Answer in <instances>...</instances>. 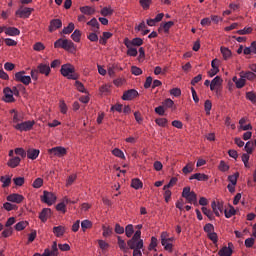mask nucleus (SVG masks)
<instances>
[{"instance_id":"1","label":"nucleus","mask_w":256,"mask_h":256,"mask_svg":"<svg viewBox=\"0 0 256 256\" xmlns=\"http://www.w3.org/2000/svg\"><path fill=\"white\" fill-rule=\"evenodd\" d=\"M55 49H64L65 51H68V53H75L77 51V46H75V43L73 41L68 39L60 38L54 43Z\"/></svg>"},{"instance_id":"2","label":"nucleus","mask_w":256,"mask_h":256,"mask_svg":"<svg viewBox=\"0 0 256 256\" xmlns=\"http://www.w3.org/2000/svg\"><path fill=\"white\" fill-rule=\"evenodd\" d=\"M182 197L186 199L187 203L195 205L196 207L199 205L197 202V194L194 191L191 192V187L183 188Z\"/></svg>"},{"instance_id":"3","label":"nucleus","mask_w":256,"mask_h":256,"mask_svg":"<svg viewBox=\"0 0 256 256\" xmlns=\"http://www.w3.org/2000/svg\"><path fill=\"white\" fill-rule=\"evenodd\" d=\"M61 74L63 77H67V79L77 80L78 76L75 73V69L69 67V65H62Z\"/></svg>"},{"instance_id":"4","label":"nucleus","mask_w":256,"mask_h":256,"mask_svg":"<svg viewBox=\"0 0 256 256\" xmlns=\"http://www.w3.org/2000/svg\"><path fill=\"white\" fill-rule=\"evenodd\" d=\"M175 241L174 237L167 238V232L161 234V243L166 251H173V242Z\"/></svg>"},{"instance_id":"5","label":"nucleus","mask_w":256,"mask_h":256,"mask_svg":"<svg viewBox=\"0 0 256 256\" xmlns=\"http://www.w3.org/2000/svg\"><path fill=\"white\" fill-rule=\"evenodd\" d=\"M42 203H46V205H53L55 201H57V196L53 192H49L47 190L43 191V195L41 196Z\"/></svg>"},{"instance_id":"6","label":"nucleus","mask_w":256,"mask_h":256,"mask_svg":"<svg viewBox=\"0 0 256 256\" xmlns=\"http://www.w3.org/2000/svg\"><path fill=\"white\" fill-rule=\"evenodd\" d=\"M33 11H35V9L20 6V8L15 12V15L16 17H20V19H29Z\"/></svg>"},{"instance_id":"7","label":"nucleus","mask_w":256,"mask_h":256,"mask_svg":"<svg viewBox=\"0 0 256 256\" xmlns=\"http://www.w3.org/2000/svg\"><path fill=\"white\" fill-rule=\"evenodd\" d=\"M15 81H18V83H23V85H30L31 76L27 75V72L25 71H20L15 74Z\"/></svg>"},{"instance_id":"8","label":"nucleus","mask_w":256,"mask_h":256,"mask_svg":"<svg viewBox=\"0 0 256 256\" xmlns=\"http://www.w3.org/2000/svg\"><path fill=\"white\" fill-rule=\"evenodd\" d=\"M33 125H35V121L28 120V121L21 122V123L14 125V128L17 131H21V132L31 131V129H33Z\"/></svg>"},{"instance_id":"9","label":"nucleus","mask_w":256,"mask_h":256,"mask_svg":"<svg viewBox=\"0 0 256 256\" xmlns=\"http://www.w3.org/2000/svg\"><path fill=\"white\" fill-rule=\"evenodd\" d=\"M48 152L55 157H65V155H67V149L61 146L53 147L49 149Z\"/></svg>"},{"instance_id":"10","label":"nucleus","mask_w":256,"mask_h":256,"mask_svg":"<svg viewBox=\"0 0 256 256\" xmlns=\"http://www.w3.org/2000/svg\"><path fill=\"white\" fill-rule=\"evenodd\" d=\"M124 45L126 47H141L143 45V39L141 38H134L129 40V38L124 39Z\"/></svg>"},{"instance_id":"11","label":"nucleus","mask_w":256,"mask_h":256,"mask_svg":"<svg viewBox=\"0 0 256 256\" xmlns=\"http://www.w3.org/2000/svg\"><path fill=\"white\" fill-rule=\"evenodd\" d=\"M138 95H139V92H137V90L130 89L123 93L122 99L123 101H133V99H135V97H137Z\"/></svg>"},{"instance_id":"12","label":"nucleus","mask_w":256,"mask_h":256,"mask_svg":"<svg viewBox=\"0 0 256 256\" xmlns=\"http://www.w3.org/2000/svg\"><path fill=\"white\" fill-rule=\"evenodd\" d=\"M63 27V22L61 21V19H52L50 21V25H49V32L53 33L54 31H57V29H61Z\"/></svg>"},{"instance_id":"13","label":"nucleus","mask_w":256,"mask_h":256,"mask_svg":"<svg viewBox=\"0 0 256 256\" xmlns=\"http://www.w3.org/2000/svg\"><path fill=\"white\" fill-rule=\"evenodd\" d=\"M219 256H231L233 255V243H228V246L222 247L219 252Z\"/></svg>"},{"instance_id":"14","label":"nucleus","mask_w":256,"mask_h":256,"mask_svg":"<svg viewBox=\"0 0 256 256\" xmlns=\"http://www.w3.org/2000/svg\"><path fill=\"white\" fill-rule=\"evenodd\" d=\"M221 83H223L221 77L216 76L210 83V91H216V93H219V87H221Z\"/></svg>"},{"instance_id":"15","label":"nucleus","mask_w":256,"mask_h":256,"mask_svg":"<svg viewBox=\"0 0 256 256\" xmlns=\"http://www.w3.org/2000/svg\"><path fill=\"white\" fill-rule=\"evenodd\" d=\"M25 197L21 194H10L7 196V201H9L10 203H23Z\"/></svg>"},{"instance_id":"16","label":"nucleus","mask_w":256,"mask_h":256,"mask_svg":"<svg viewBox=\"0 0 256 256\" xmlns=\"http://www.w3.org/2000/svg\"><path fill=\"white\" fill-rule=\"evenodd\" d=\"M211 207L213 209V213L216 215V217H220V213H223V202H215L213 201L211 203Z\"/></svg>"},{"instance_id":"17","label":"nucleus","mask_w":256,"mask_h":256,"mask_svg":"<svg viewBox=\"0 0 256 256\" xmlns=\"http://www.w3.org/2000/svg\"><path fill=\"white\" fill-rule=\"evenodd\" d=\"M127 245L130 249H143V240H133V238H131L128 242Z\"/></svg>"},{"instance_id":"18","label":"nucleus","mask_w":256,"mask_h":256,"mask_svg":"<svg viewBox=\"0 0 256 256\" xmlns=\"http://www.w3.org/2000/svg\"><path fill=\"white\" fill-rule=\"evenodd\" d=\"M4 97V101L6 103H13V101H15V98L13 97V91L9 87L4 88Z\"/></svg>"},{"instance_id":"19","label":"nucleus","mask_w":256,"mask_h":256,"mask_svg":"<svg viewBox=\"0 0 256 256\" xmlns=\"http://www.w3.org/2000/svg\"><path fill=\"white\" fill-rule=\"evenodd\" d=\"M232 81L233 83H235L237 89H243V87H245L246 80L243 75H241V78L239 79L237 78V76H234L232 78Z\"/></svg>"},{"instance_id":"20","label":"nucleus","mask_w":256,"mask_h":256,"mask_svg":"<svg viewBox=\"0 0 256 256\" xmlns=\"http://www.w3.org/2000/svg\"><path fill=\"white\" fill-rule=\"evenodd\" d=\"M67 203H71V200L64 198L63 202H60L56 205V210L65 213L67 211Z\"/></svg>"},{"instance_id":"21","label":"nucleus","mask_w":256,"mask_h":256,"mask_svg":"<svg viewBox=\"0 0 256 256\" xmlns=\"http://www.w3.org/2000/svg\"><path fill=\"white\" fill-rule=\"evenodd\" d=\"M51 215V209L49 208H44L40 214H39V219L42 221V223H45L47 219H49V216Z\"/></svg>"},{"instance_id":"22","label":"nucleus","mask_w":256,"mask_h":256,"mask_svg":"<svg viewBox=\"0 0 256 256\" xmlns=\"http://www.w3.org/2000/svg\"><path fill=\"white\" fill-rule=\"evenodd\" d=\"M244 55H256V41H253L249 47L244 48Z\"/></svg>"},{"instance_id":"23","label":"nucleus","mask_w":256,"mask_h":256,"mask_svg":"<svg viewBox=\"0 0 256 256\" xmlns=\"http://www.w3.org/2000/svg\"><path fill=\"white\" fill-rule=\"evenodd\" d=\"M39 153H40L39 149L30 148L27 150V157L28 159H32L33 161L39 157Z\"/></svg>"},{"instance_id":"24","label":"nucleus","mask_w":256,"mask_h":256,"mask_svg":"<svg viewBox=\"0 0 256 256\" xmlns=\"http://www.w3.org/2000/svg\"><path fill=\"white\" fill-rule=\"evenodd\" d=\"M87 25L92 27V31L94 33H99V21H97V18H92L90 21L87 22Z\"/></svg>"},{"instance_id":"25","label":"nucleus","mask_w":256,"mask_h":256,"mask_svg":"<svg viewBox=\"0 0 256 256\" xmlns=\"http://www.w3.org/2000/svg\"><path fill=\"white\" fill-rule=\"evenodd\" d=\"M5 33L10 37H17V35L21 34V31L15 27H6Z\"/></svg>"},{"instance_id":"26","label":"nucleus","mask_w":256,"mask_h":256,"mask_svg":"<svg viewBox=\"0 0 256 256\" xmlns=\"http://www.w3.org/2000/svg\"><path fill=\"white\" fill-rule=\"evenodd\" d=\"M21 163V158L19 156L11 158L7 165L8 167H11L12 169H15V167H19V164Z\"/></svg>"},{"instance_id":"27","label":"nucleus","mask_w":256,"mask_h":256,"mask_svg":"<svg viewBox=\"0 0 256 256\" xmlns=\"http://www.w3.org/2000/svg\"><path fill=\"white\" fill-rule=\"evenodd\" d=\"M196 179V181H209V176L206 174L195 173L190 177V181Z\"/></svg>"},{"instance_id":"28","label":"nucleus","mask_w":256,"mask_h":256,"mask_svg":"<svg viewBox=\"0 0 256 256\" xmlns=\"http://www.w3.org/2000/svg\"><path fill=\"white\" fill-rule=\"evenodd\" d=\"M10 113L13 115V118H12L13 123H16V125L18 123H21V121H23V115H21L18 112H16L15 109H12L10 111Z\"/></svg>"},{"instance_id":"29","label":"nucleus","mask_w":256,"mask_h":256,"mask_svg":"<svg viewBox=\"0 0 256 256\" xmlns=\"http://www.w3.org/2000/svg\"><path fill=\"white\" fill-rule=\"evenodd\" d=\"M75 30V24L70 22L67 27H64L63 30L60 32L61 35H70Z\"/></svg>"},{"instance_id":"30","label":"nucleus","mask_w":256,"mask_h":256,"mask_svg":"<svg viewBox=\"0 0 256 256\" xmlns=\"http://www.w3.org/2000/svg\"><path fill=\"white\" fill-rule=\"evenodd\" d=\"M80 11H81V13H83V15H94L95 14V8H93L91 6H82V7H80Z\"/></svg>"},{"instance_id":"31","label":"nucleus","mask_w":256,"mask_h":256,"mask_svg":"<svg viewBox=\"0 0 256 256\" xmlns=\"http://www.w3.org/2000/svg\"><path fill=\"white\" fill-rule=\"evenodd\" d=\"M53 233L56 237H63V235H65V227L64 226H55L53 228Z\"/></svg>"},{"instance_id":"32","label":"nucleus","mask_w":256,"mask_h":256,"mask_svg":"<svg viewBox=\"0 0 256 256\" xmlns=\"http://www.w3.org/2000/svg\"><path fill=\"white\" fill-rule=\"evenodd\" d=\"M38 72L41 73L42 75H49L51 73V68L49 65H39L38 66Z\"/></svg>"},{"instance_id":"33","label":"nucleus","mask_w":256,"mask_h":256,"mask_svg":"<svg viewBox=\"0 0 256 256\" xmlns=\"http://www.w3.org/2000/svg\"><path fill=\"white\" fill-rule=\"evenodd\" d=\"M237 213V211L235 210V207L230 206L229 209H225L224 210V215L226 217V219H231V217H233V215H235Z\"/></svg>"},{"instance_id":"34","label":"nucleus","mask_w":256,"mask_h":256,"mask_svg":"<svg viewBox=\"0 0 256 256\" xmlns=\"http://www.w3.org/2000/svg\"><path fill=\"white\" fill-rule=\"evenodd\" d=\"M131 187H133V189H142L143 188V182H141L139 180V178H134L132 179V182H131Z\"/></svg>"},{"instance_id":"35","label":"nucleus","mask_w":256,"mask_h":256,"mask_svg":"<svg viewBox=\"0 0 256 256\" xmlns=\"http://www.w3.org/2000/svg\"><path fill=\"white\" fill-rule=\"evenodd\" d=\"M175 25L174 21H168L164 24H161L160 29H164V33H169V29H171Z\"/></svg>"},{"instance_id":"36","label":"nucleus","mask_w":256,"mask_h":256,"mask_svg":"<svg viewBox=\"0 0 256 256\" xmlns=\"http://www.w3.org/2000/svg\"><path fill=\"white\" fill-rule=\"evenodd\" d=\"M102 231L103 237H111V235H113V228H111V226H103Z\"/></svg>"},{"instance_id":"37","label":"nucleus","mask_w":256,"mask_h":256,"mask_svg":"<svg viewBox=\"0 0 256 256\" xmlns=\"http://www.w3.org/2000/svg\"><path fill=\"white\" fill-rule=\"evenodd\" d=\"M220 51L222 53L223 59H225L226 61H227V59H229L231 57V50H229V48L221 47Z\"/></svg>"},{"instance_id":"38","label":"nucleus","mask_w":256,"mask_h":256,"mask_svg":"<svg viewBox=\"0 0 256 256\" xmlns=\"http://www.w3.org/2000/svg\"><path fill=\"white\" fill-rule=\"evenodd\" d=\"M71 39L75 41V43H79L81 41V31L76 29L72 34H71Z\"/></svg>"},{"instance_id":"39","label":"nucleus","mask_w":256,"mask_h":256,"mask_svg":"<svg viewBox=\"0 0 256 256\" xmlns=\"http://www.w3.org/2000/svg\"><path fill=\"white\" fill-rule=\"evenodd\" d=\"M0 181L3 183L2 187L5 189V187H9L11 185V178L10 176H1Z\"/></svg>"},{"instance_id":"40","label":"nucleus","mask_w":256,"mask_h":256,"mask_svg":"<svg viewBox=\"0 0 256 256\" xmlns=\"http://www.w3.org/2000/svg\"><path fill=\"white\" fill-rule=\"evenodd\" d=\"M133 233H135V229L133 228V224H128L126 227H125V234H126V237H132L133 236Z\"/></svg>"},{"instance_id":"41","label":"nucleus","mask_w":256,"mask_h":256,"mask_svg":"<svg viewBox=\"0 0 256 256\" xmlns=\"http://www.w3.org/2000/svg\"><path fill=\"white\" fill-rule=\"evenodd\" d=\"M202 213H204L206 217L210 219V221H213V219H215V216L213 215L214 212L209 210L207 207H202Z\"/></svg>"},{"instance_id":"42","label":"nucleus","mask_w":256,"mask_h":256,"mask_svg":"<svg viewBox=\"0 0 256 256\" xmlns=\"http://www.w3.org/2000/svg\"><path fill=\"white\" fill-rule=\"evenodd\" d=\"M246 99H248V101H251V103H253L255 105L256 104V93L253 91L246 92Z\"/></svg>"},{"instance_id":"43","label":"nucleus","mask_w":256,"mask_h":256,"mask_svg":"<svg viewBox=\"0 0 256 256\" xmlns=\"http://www.w3.org/2000/svg\"><path fill=\"white\" fill-rule=\"evenodd\" d=\"M91 227H93V223H91V221L83 220L81 222L82 231H87V229H91Z\"/></svg>"},{"instance_id":"44","label":"nucleus","mask_w":256,"mask_h":256,"mask_svg":"<svg viewBox=\"0 0 256 256\" xmlns=\"http://www.w3.org/2000/svg\"><path fill=\"white\" fill-rule=\"evenodd\" d=\"M3 207L6 211H17L18 209L17 205L11 204L9 202L4 203Z\"/></svg>"},{"instance_id":"45","label":"nucleus","mask_w":256,"mask_h":256,"mask_svg":"<svg viewBox=\"0 0 256 256\" xmlns=\"http://www.w3.org/2000/svg\"><path fill=\"white\" fill-rule=\"evenodd\" d=\"M212 107H213V104L211 103V100H206L204 103V109H205L206 115H211Z\"/></svg>"},{"instance_id":"46","label":"nucleus","mask_w":256,"mask_h":256,"mask_svg":"<svg viewBox=\"0 0 256 256\" xmlns=\"http://www.w3.org/2000/svg\"><path fill=\"white\" fill-rule=\"evenodd\" d=\"M237 179H239V172L228 176V181L231 183V185H237Z\"/></svg>"},{"instance_id":"47","label":"nucleus","mask_w":256,"mask_h":256,"mask_svg":"<svg viewBox=\"0 0 256 256\" xmlns=\"http://www.w3.org/2000/svg\"><path fill=\"white\" fill-rule=\"evenodd\" d=\"M101 15L103 17H109L111 15H113V9L109 8V7H104L102 10H101Z\"/></svg>"},{"instance_id":"48","label":"nucleus","mask_w":256,"mask_h":256,"mask_svg":"<svg viewBox=\"0 0 256 256\" xmlns=\"http://www.w3.org/2000/svg\"><path fill=\"white\" fill-rule=\"evenodd\" d=\"M27 225H29V223L27 221H21L15 225V229H16V231H23V229H25V227H27Z\"/></svg>"},{"instance_id":"49","label":"nucleus","mask_w":256,"mask_h":256,"mask_svg":"<svg viewBox=\"0 0 256 256\" xmlns=\"http://www.w3.org/2000/svg\"><path fill=\"white\" fill-rule=\"evenodd\" d=\"M112 155H114L115 157H119V159H125V154L123 153V151H121V149L118 148L112 150Z\"/></svg>"},{"instance_id":"50","label":"nucleus","mask_w":256,"mask_h":256,"mask_svg":"<svg viewBox=\"0 0 256 256\" xmlns=\"http://www.w3.org/2000/svg\"><path fill=\"white\" fill-rule=\"evenodd\" d=\"M155 123L158 124L159 127H167L169 121L166 118H157Z\"/></svg>"},{"instance_id":"51","label":"nucleus","mask_w":256,"mask_h":256,"mask_svg":"<svg viewBox=\"0 0 256 256\" xmlns=\"http://www.w3.org/2000/svg\"><path fill=\"white\" fill-rule=\"evenodd\" d=\"M163 107H165V109H172L173 105H175V102L173 100H171L170 98H167L163 103H162Z\"/></svg>"},{"instance_id":"52","label":"nucleus","mask_w":256,"mask_h":256,"mask_svg":"<svg viewBox=\"0 0 256 256\" xmlns=\"http://www.w3.org/2000/svg\"><path fill=\"white\" fill-rule=\"evenodd\" d=\"M182 173L184 175H188V173H193V163H188L183 169Z\"/></svg>"},{"instance_id":"53","label":"nucleus","mask_w":256,"mask_h":256,"mask_svg":"<svg viewBox=\"0 0 256 256\" xmlns=\"http://www.w3.org/2000/svg\"><path fill=\"white\" fill-rule=\"evenodd\" d=\"M244 79H248V81H255L256 75L253 72H245L244 75H242Z\"/></svg>"},{"instance_id":"54","label":"nucleus","mask_w":256,"mask_h":256,"mask_svg":"<svg viewBox=\"0 0 256 256\" xmlns=\"http://www.w3.org/2000/svg\"><path fill=\"white\" fill-rule=\"evenodd\" d=\"M176 184H177V178L176 177H172L170 179L169 183L163 187V190L167 191V189H170V187H173Z\"/></svg>"},{"instance_id":"55","label":"nucleus","mask_w":256,"mask_h":256,"mask_svg":"<svg viewBox=\"0 0 256 256\" xmlns=\"http://www.w3.org/2000/svg\"><path fill=\"white\" fill-rule=\"evenodd\" d=\"M32 186L34 189H41V187H43V178H37L34 180Z\"/></svg>"},{"instance_id":"56","label":"nucleus","mask_w":256,"mask_h":256,"mask_svg":"<svg viewBox=\"0 0 256 256\" xmlns=\"http://www.w3.org/2000/svg\"><path fill=\"white\" fill-rule=\"evenodd\" d=\"M13 181L17 187H23V185L25 184V178L23 177H16L13 179Z\"/></svg>"},{"instance_id":"57","label":"nucleus","mask_w":256,"mask_h":256,"mask_svg":"<svg viewBox=\"0 0 256 256\" xmlns=\"http://www.w3.org/2000/svg\"><path fill=\"white\" fill-rule=\"evenodd\" d=\"M154 73L156 75H165L167 73V67L161 68V66H157L154 69Z\"/></svg>"},{"instance_id":"58","label":"nucleus","mask_w":256,"mask_h":256,"mask_svg":"<svg viewBox=\"0 0 256 256\" xmlns=\"http://www.w3.org/2000/svg\"><path fill=\"white\" fill-rule=\"evenodd\" d=\"M114 231L117 235H123V233H125V228H123V226H121L119 223H117V224H115Z\"/></svg>"},{"instance_id":"59","label":"nucleus","mask_w":256,"mask_h":256,"mask_svg":"<svg viewBox=\"0 0 256 256\" xmlns=\"http://www.w3.org/2000/svg\"><path fill=\"white\" fill-rule=\"evenodd\" d=\"M51 256H57L59 255V249L57 248V242H53L52 249L50 250Z\"/></svg>"},{"instance_id":"60","label":"nucleus","mask_w":256,"mask_h":256,"mask_svg":"<svg viewBox=\"0 0 256 256\" xmlns=\"http://www.w3.org/2000/svg\"><path fill=\"white\" fill-rule=\"evenodd\" d=\"M217 73H219V66L212 65V69L208 72L209 77H215Z\"/></svg>"},{"instance_id":"61","label":"nucleus","mask_w":256,"mask_h":256,"mask_svg":"<svg viewBox=\"0 0 256 256\" xmlns=\"http://www.w3.org/2000/svg\"><path fill=\"white\" fill-rule=\"evenodd\" d=\"M208 239H210V241H212V243H213L214 245H217V241H218L217 233H215V232H210V234H208Z\"/></svg>"},{"instance_id":"62","label":"nucleus","mask_w":256,"mask_h":256,"mask_svg":"<svg viewBox=\"0 0 256 256\" xmlns=\"http://www.w3.org/2000/svg\"><path fill=\"white\" fill-rule=\"evenodd\" d=\"M87 38L89 39V41H92V43H95L97 41H99V36H97V32H91Z\"/></svg>"},{"instance_id":"63","label":"nucleus","mask_w":256,"mask_h":256,"mask_svg":"<svg viewBox=\"0 0 256 256\" xmlns=\"http://www.w3.org/2000/svg\"><path fill=\"white\" fill-rule=\"evenodd\" d=\"M219 171H222L223 173H225V171H229V165H227V163H225L223 160L220 161Z\"/></svg>"},{"instance_id":"64","label":"nucleus","mask_w":256,"mask_h":256,"mask_svg":"<svg viewBox=\"0 0 256 256\" xmlns=\"http://www.w3.org/2000/svg\"><path fill=\"white\" fill-rule=\"evenodd\" d=\"M170 95H173V97H181V89H179V88L171 89Z\"/></svg>"}]
</instances>
